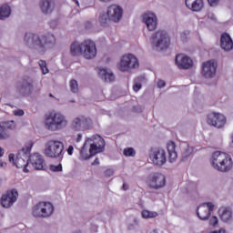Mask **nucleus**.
Instances as JSON below:
<instances>
[{
    "label": "nucleus",
    "instance_id": "obj_1",
    "mask_svg": "<svg viewBox=\"0 0 233 233\" xmlns=\"http://www.w3.org/2000/svg\"><path fill=\"white\" fill-rule=\"evenodd\" d=\"M105 150V139L99 135H94L86 139L80 149V161H86Z\"/></svg>",
    "mask_w": 233,
    "mask_h": 233
},
{
    "label": "nucleus",
    "instance_id": "obj_2",
    "mask_svg": "<svg viewBox=\"0 0 233 233\" xmlns=\"http://www.w3.org/2000/svg\"><path fill=\"white\" fill-rule=\"evenodd\" d=\"M24 41L29 48L43 53L46 50V45H54V43H56V35L52 33L46 35L26 33Z\"/></svg>",
    "mask_w": 233,
    "mask_h": 233
},
{
    "label": "nucleus",
    "instance_id": "obj_3",
    "mask_svg": "<svg viewBox=\"0 0 233 233\" xmlns=\"http://www.w3.org/2000/svg\"><path fill=\"white\" fill-rule=\"evenodd\" d=\"M70 52L72 56H79L81 54L84 59H94L97 55V47H96L95 41L86 39L81 43L73 42Z\"/></svg>",
    "mask_w": 233,
    "mask_h": 233
},
{
    "label": "nucleus",
    "instance_id": "obj_4",
    "mask_svg": "<svg viewBox=\"0 0 233 233\" xmlns=\"http://www.w3.org/2000/svg\"><path fill=\"white\" fill-rule=\"evenodd\" d=\"M209 161L211 167L218 172H230L232 170V157L225 152L215 151L211 155Z\"/></svg>",
    "mask_w": 233,
    "mask_h": 233
},
{
    "label": "nucleus",
    "instance_id": "obj_5",
    "mask_svg": "<svg viewBox=\"0 0 233 233\" xmlns=\"http://www.w3.org/2000/svg\"><path fill=\"white\" fill-rule=\"evenodd\" d=\"M46 128L51 132H57L68 127V118L61 112L52 111L46 117Z\"/></svg>",
    "mask_w": 233,
    "mask_h": 233
},
{
    "label": "nucleus",
    "instance_id": "obj_6",
    "mask_svg": "<svg viewBox=\"0 0 233 233\" xmlns=\"http://www.w3.org/2000/svg\"><path fill=\"white\" fill-rule=\"evenodd\" d=\"M32 147H34V142H29L16 155V157L14 154H9L8 159L10 163H13V165L16 167V168H22L23 172H28V169L26 168V167H28V161H29Z\"/></svg>",
    "mask_w": 233,
    "mask_h": 233
},
{
    "label": "nucleus",
    "instance_id": "obj_7",
    "mask_svg": "<svg viewBox=\"0 0 233 233\" xmlns=\"http://www.w3.org/2000/svg\"><path fill=\"white\" fill-rule=\"evenodd\" d=\"M65 144L59 140L51 139L46 143L44 154L51 159H63Z\"/></svg>",
    "mask_w": 233,
    "mask_h": 233
},
{
    "label": "nucleus",
    "instance_id": "obj_8",
    "mask_svg": "<svg viewBox=\"0 0 233 233\" xmlns=\"http://www.w3.org/2000/svg\"><path fill=\"white\" fill-rule=\"evenodd\" d=\"M170 45V36L165 30H158L151 35V46L157 52L167 50Z\"/></svg>",
    "mask_w": 233,
    "mask_h": 233
},
{
    "label": "nucleus",
    "instance_id": "obj_9",
    "mask_svg": "<svg viewBox=\"0 0 233 233\" xmlns=\"http://www.w3.org/2000/svg\"><path fill=\"white\" fill-rule=\"evenodd\" d=\"M139 66L137 57L132 54L122 56L117 64V69L120 72H130Z\"/></svg>",
    "mask_w": 233,
    "mask_h": 233
},
{
    "label": "nucleus",
    "instance_id": "obj_10",
    "mask_svg": "<svg viewBox=\"0 0 233 233\" xmlns=\"http://www.w3.org/2000/svg\"><path fill=\"white\" fill-rule=\"evenodd\" d=\"M32 214L34 218L46 219L54 215V204L51 202H39L34 206Z\"/></svg>",
    "mask_w": 233,
    "mask_h": 233
},
{
    "label": "nucleus",
    "instance_id": "obj_11",
    "mask_svg": "<svg viewBox=\"0 0 233 233\" xmlns=\"http://www.w3.org/2000/svg\"><path fill=\"white\" fill-rule=\"evenodd\" d=\"M71 130L74 132H85L92 128V119L85 116H79L73 118L70 124Z\"/></svg>",
    "mask_w": 233,
    "mask_h": 233
},
{
    "label": "nucleus",
    "instance_id": "obj_12",
    "mask_svg": "<svg viewBox=\"0 0 233 233\" xmlns=\"http://www.w3.org/2000/svg\"><path fill=\"white\" fill-rule=\"evenodd\" d=\"M16 90L23 97H28L34 92V78L25 76L22 82L16 86Z\"/></svg>",
    "mask_w": 233,
    "mask_h": 233
},
{
    "label": "nucleus",
    "instance_id": "obj_13",
    "mask_svg": "<svg viewBox=\"0 0 233 233\" xmlns=\"http://www.w3.org/2000/svg\"><path fill=\"white\" fill-rule=\"evenodd\" d=\"M149 159L156 167H163L167 163V151L163 148H153L149 153Z\"/></svg>",
    "mask_w": 233,
    "mask_h": 233
},
{
    "label": "nucleus",
    "instance_id": "obj_14",
    "mask_svg": "<svg viewBox=\"0 0 233 233\" xmlns=\"http://www.w3.org/2000/svg\"><path fill=\"white\" fill-rule=\"evenodd\" d=\"M207 123L211 127H215V128H223L227 125V117L220 113H209L207 117Z\"/></svg>",
    "mask_w": 233,
    "mask_h": 233
},
{
    "label": "nucleus",
    "instance_id": "obj_15",
    "mask_svg": "<svg viewBox=\"0 0 233 233\" xmlns=\"http://www.w3.org/2000/svg\"><path fill=\"white\" fill-rule=\"evenodd\" d=\"M218 70V63L214 60L207 61L202 66V76L206 79H212L216 77V72Z\"/></svg>",
    "mask_w": 233,
    "mask_h": 233
},
{
    "label": "nucleus",
    "instance_id": "obj_16",
    "mask_svg": "<svg viewBox=\"0 0 233 233\" xmlns=\"http://www.w3.org/2000/svg\"><path fill=\"white\" fill-rule=\"evenodd\" d=\"M167 183L165 176L161 173H155L151 175L147 180V185L150 188L158 190V188H163Z\"/></svg>",
    "mask_w": 233,
    "mask_h": 233
},
{
    "label": "nucleus",
    "instance_id": "obj_17",
    "mask_svg": "<svg viewBox=\"0 0 233 233\" xmlns=\"http://www.w3.org/2000/svg\"><path fill=\"white\" fill-rule=\"evenodd\" d=\"M214 203L207 202L203 203L198 208L197 216L201 221H207L210 218V214L214 212Z\"/></svg>",
    "mask_w": 233,
    "mask_h": 233
},
{
    "label": "nucleus",
    "instance_id": "obj_18",
    "mask_svg": "<svg viewBox=\"0 0 233 233\" xmlns=\"http://www.w3.org/2000/svg\"><path fill=\"white\" fill-rule=\"evenodd\" d=\"M17 198H19V193L17 189H11L7 191L5 195L1 198V205L4 208H10L15 201H17Z\"/></svg>",
    "mask_w": 233,
    "mask_h": 233
},
{
    "label": "nucleus",
    "instance_id": "obj_19",
    "mask_svg": "<svg viewBox=\"0 0 233 233\" xmlns=\"http://www.w3.org/2000/svg\"><path fill=\"white\" fill-rule=\"evenodd\" d=\"M107 17L113 23H119L123 17V8L117 5H112L107 7Z\"/></svg>",
    "mask_w": 233,
    "mask_h": 233
},
{
    "label": "nucleus",
    "instance_id": "obj_20",
    "mask_svg": "<svg viewBox=\"0 0 233 233\" xmlns=\"http://www.w3.org/2000/svg\"><path fill=\"white\" fill-rule=\"evenodd\" d=\"M142 23L146 24L149 32H154L157 28V16L154 13H145L142 15Z\"/></svg>",
    "mask_w": 233,
    "mask_h": 233
},
{
    "label": "nucleus",
    "instance_id": "obj_21",
    "mask_svg": "<svg viewBox=\"0 0 233 233\" xmlns=\"http://www.w3.org/2000/svg\"><path fill=\"white\" fill-rule=\"evenodd\" d=\"M175 63L179 70H188L193 64L192 59L184 54L177 55Z\"/></svg>",
    "mask_w": 233,
    "mask_h": 233
},
{
    "label": "nucleus",
    "instance_id": "obj_22",
    "mask_svg": "<svg viewBox=\"0 0 233 233\" xmlns=\"http://www.w3.org/2000/svg\"><path fill=\"white\" fill-rule=\"evenodd\" d=\"M29 161L35 170H43L46 167L45 157L39 153H34L29 156Z\"/></svg>",
    "mask_w": 233,
    "mask_h": 233
},
{
    "label": "nucleus",
    "instance_id": "obj_23",
    "mask_svg": "<svg viewBox=\"0 0 233 233\" xmlns=\"http://www.w3.org/2000/svg\"><path fill=\"white\" fill-rule=\"evenodd\" d=\"M218 218L222 223H232L233 211L230 207L222 206L218 208Z\"/></svg>",
    "mask_w": 233,
    "mask_h": 233
},
{
    "label": "nucleus",
    "instance_id": "obj_24",
    "mask_svg": "<svg viewBox=\"0 0 233 233\" xmlns=\"http://www.w3.org/2000/svg\"><path fill=\"white\" fill-rule=\"evenodd\" d=\"M220 46L225 52H230L233 49V41L230 35L224 33L220 37Z\"/></svg>",
    "mask_w": 233,
    "mask_h": 233
},
{
    "label": "nucleus",
    "instance_id": "obj_25",
    "mask_svg": "<svg viewBox=\"0 0 233 233\" xmlns=\"http://www.w3.org/2000/svg\"><path fill=\"white\" fill-rule=\"evenodd\" d=\"M185 3L192 12H201L204 6L203 0H185Z\"/></svg>",
    "mask_w": 233,
    "mask_h": 233
},
{
    "label": "nucleus",
    "instance_id": "obj_26",
    "mask_svg": "<svg viewBox=\"0 0 233 233\" xmlns=\"http://www.w3.org/2000/svg\"><path fill=\"white\" fill-rule=\"evenodd\" d=\"M98 76H100L101 79H103L106 83H112L115 81L116 76L110 69L102 68L98 72Z\"/></svg>",
    "mask_w": 233,
    "mask_h": 233
},
{
    "label": "nucleus",
    "instance_id": "obj_27",
    "mask_svg": "<svg viewBox=\"0 0 233 233\" xmlns=\"http://www.w3.org/2000/svg\"><path fill=\"white\" fill-rule=\"evenodd\" d=\"M54 6V0H41L40 2V8L43 14H52Z\"/></svg>",
    "mask_w": 233,
    "mask_h": 233
},
{
    "label": "nucleus",
    "instance_id": "obj_28",
    "mask_svg": "<svg viewBox=\"0 0 233 233\" xmlns=\"http://www.w3.org/2000/svg\"><path fill=\"white\" fill-rule=\"evenodd\" d=\"M168 161L169 163H176L177 159V152L176 151V143H167Z\"/></svg>",
    "mask_w": 233,
    "mask_h": 233
},
{
    "label": "nucleus",
    "instance_id": "obj_29",
    "mask_svg": "<svg viewBox=\"0 0 233 233\" xmlns=\"http://www.w3.org/2000/svg\"><path fill=\"white\" fill-rule=\"evenodd\" d=\"M182 156L184 159H187V157H190L192 154H194V148L190 147L187 142H182L180 145Z\"/></svg>",
    "mask_w": 233,
    "mask_h": 233
},
{
    "label": "nucleus",
    "instance_id": "obj_30",
    "mask_svg": "<svg viewBox=\"0 0 233 233\" xmlns=\"http://www.w3.org/2000/svg\"><path fill=\"white\" fill-rule=\"evenodd\" d=\"M11 14H12V9H10L8 5H4L0 6V20L10 17Z\"/></svg>",
    "mask_w": 233,
    "mask_h": 233
},
{
    "label": "nucleus",
    "instance_id": "obj_31",
    "mask_svg": "<svg viewBox=\"0 0 233 233\" xmlns=\"http://www.w3.org/2000/svg\"><path fill=\"white\" fill-rule=\"evenodd\" d=\"M12 137V134L0 125V141H8Z\"/></svg>",
    "mask_w": 233,
    "mask_h": 233
},
{
    "label": "nucleus",
    "instance_id": "obj_32",
    "mask_svg": "<svg viewBox=\"0 0 233 233\" xmlns=\"http://www.w3.org/2000/svg\"><path fill=\"white\" fill-rule=\"evenodd\" d=\"M141 216L143 219H154V218H157V212L144 209L141 212Z\"/></svg>",
    "mask_w": 233,
    "mask_h": 233
},
{
    "label": "nucleus",
    "instance_id": "obj_33",
    "mask_svg": "<svg viewBox=\"0 0 233 233\" xmlns=\"http://www.w3.org/2000/svg\"><path fill=\"white\" fill-rule=\"evenodd\" d=\"M1 127L8 132V130H15L17 126L15 124V121L11 120L4 123L3 125H1Z\"/></svg>",
    "mask_w": 233,
    "mask_h": 233
},
{
    "label": "nucleus",
    "instance_id": "obj_34",
    "mask_svg": "<svg viewBox=\"0 0 233 233\" xmlns=\"http://www.w3.org/2000/svg\"><path fill=\"white\" fill-rule=\"evenodd\" d=\"M70 91L73 92V94H77L79 92V85L77 84V80H71L69 83Z\"/></svg>",
    "mask_w": 233,
    "mask_h": 233
},
{
    "label": "nucleus",
    "instance_id": "obj_35",
    "mask_svg": "<svg viewBox=\"0 0 233 233\" xmlns=\"http://www.w3.org/2000/svg\"><path fill=\"white\" fill-rule=\"evenodd\" d=\"M110 18L108 17V14L106 13V15L103 14L99 16V23L102 26H106V25H108V23H110Z\"/></svg>",
    "mask_w": 233,
    "mask_h": 233
},
{
    "label": "nucleus",
    "instance_id": "obj_36",
    "mask_svg": "<svg viewBox=\"0 0 233 233\" xmlns=\"http://www.w3.org/2000/svg\"><path fill=\"white\" fill-rule=\"evenodd\" d=\"M38 65L44 76H46V74L50 72V70H48V67L46 66V62L45 60L38 61Z\"/></svg>",
    "mask_w": 233,
    "mask_h": 233
},
{
    "label": "nucleus",
    "instance_id": "obj_37",
    "mask_svg": "<svg viewBox=\"0 0 233 233\" xmlns=\"http://www.w3.org/2000/svg\"><path fill=\"white\" fill-rule=\"evenodd\" d=\"M49 170H51V172H63V165L61 163L57 165L51 164L49 166Z\"/></svg>",
    "mask_w": 233,
    "mask_h": 233
},
{
    "label": "nucleus",
    "instance_id": "obj_38",
    "mask_svg": "<svg viewBox=\"0 0 233 233\" xmlns=\"http://www.w3.org/2000/svg\"><path fill=\"white\" fill-rule=\"evenodd\" d=\"M123 154L126 157H134L136 156V150L132 147H127L124 149Z\"/></svg>",
    "mask_w": 233,
    "mask_h": 233
},
{
    "label": "nucleus",
    "instance_id": "obj_39",
    "mask_svg": "<svg viewBox=\"0 0 233 233\" xmlns=\"http://www.w3.org/2000/svg\"><path fill=\"white\" fill-rule=\"evenodd\" d=\"M141 79H143V78L138 77V78L135 79V84L133 86V90L135 92H139V90H141V82H140Z\"/></svg>",
    "mask_w": 233,
    "mask_h": 233
},
{
    "label": "nucleus",
    "instance_id": "obj_40",
    "mask_svg": "<svg viewBox=\"0 0 233 233\" xmlns=\"http://www.w3.org/2000/svg\"><path fill=\"white\" fill-rule=\"evenodd\" d=\"M219 223V219L218 218V217L213 216L210 219H209V225L211 227H216L218 224Z\"/></svg>",
    "mask_w": 233,
    "mask_h": 233
},
{
    "label": "nucleus",
    "instance_id": "obj_41",
    "mask_svg": "<svg viewBox=\"0 0 233 233\" xmlns=\"http://www.w3.org/2000/svg\"><path fill=\"white\" fill-rule=\"evenodd\" d=\"M13 113H14V116H16L18 117L25 116V111L23 109H16Z\"/></svg>",
    "mask_w": 233,
    "mask_h": 233
},
{
    "label": "nucleus",
    "instance_id": "obj_42",
    "mask_svg": "<svg viewBox=\"0 0 233 233\" xmlns=\"http://www.w3.org/2000/svg\"><path fill=\"white\" fill-rule=\"evenodd\" d=\"M113 175H114V169H112V168L105 171V176L106 177H112Z\"/></svg>",
    "mask_w": 233,
    "mask_h": 233
},
{
    "label": "nucleus",
    "instance_id": "obj_43",
    "mask_svg": "<svg viewBox=\"0 0 233 233\" xmlns=\"http://www.w3.org/2000/svg\"><path fill=\"white\" fill-rule=\"evenodd\" d=\"M208 3L210 5V6H216L219 3V0H208Z\"/></svg>",
    "mask_w": 233,
    "mask_h": 233
},
{
    "label": "nucleus",
    "instance_id": "obj_44",
    "mask_svg": "<svg viewBox=\"0 0 233 233\" xmlns=\"http://www.w3.org/2000/svg\"><path fill=\"white\" fill-rule=\"evenodd\" d=\"M57 25H58L57 20H52V21L49 23V26H50L51 28H56V26H57Z\"/></svg>",
    "mask_w": 233,
    "mask_h": 233
},
{
    "label": "nucleus",
    "instance_id": "obj_45",
    "mask_svg": "<svg viewBox=\"0 0 233 233\" xmlns=\"http://www.w3.org/2000/svg\"><path fill=\"white\" fill-rule=\"evenodd\" d=\"M66 152L68 156H72L74 154V146H69Z\"/></svg>",
    "mask_w": 233,
    "mask_h": 233
},
{
    "label": "nucleus",
    "instance_id": "obj_46",
    "mask_svg": "<svg viewBox=\"0 0 233 233\" xmlns=\"http://www.w3.org/2000/svg\"><path fill=\"white\" fill-rule=\"evenodd\" d=\"M81 139H83V134L78 133L76 135V137L75 138V141H76V143H79V142H81Z\"/></svg>",
    "mask_w": 233,
    "mask_h": 233
},
{
    "label": "nucleus",
    "instance_id": "obj_47",
    "mask_svg": "<svg viewBox=\"0 0 233 233\" xmlns=\"http://www.w3.org/2000/svg\"><path fill=\"white\" fill-rule=\"evenodd\" d=\"M157 86L158 88H163V86H165V81L163 80H158L157 83Z\"/></svg>",
    "mask_w": 233,
    "mask_h": 233
},
{
    "label": "nucleus",
    "instance_id": "obj_48",
    "mask_svg": "<svg viewBox=\"0 0 233 233\" xmlns=\"http://www.w3.org/2000/svg\"><path fill=\"white\" fill-rule=\"evenodd\" d=\"M209 233H227V230L225 229V228H221L219 230H214Z\"/></svg>",
    "mask_w": 233,
    "mask_h": 233
},
{
    "label": "nucleus",
    "instance_id": "obj_49",
    "mask_svg": "<svg viewBox=\"0 0 233 233\" xmlns=\"http://www.w3.org/2000/svg\"><path fill=\"white\" fill-rule=\"evenodd\" d=\"M208 19H211V21H216V15L215 14L209 13L208 15Z\"/></svg>",
    "mask_w": 233,
    "mask_h": 233
},
{
    "label": "nucleus",
    "instance_id": "obj_50",
    "mask_svg": "<svg viewBox=\"0 0 233 233\" xmlns=\"http://www.w3.org/2000/svg\"><path fill=\"white\" fill-rule=\"evenodd\" d=\"M181 39L184 41H187V34L186 33L181 34Z\"/></svg>",
    "mask_w": 233,
    "mask_h": 233
},
{
    "label": "nucleus",
    "instance_id": "obj_51",
    "mask_svg": "<svg viewBox=\"0 0 233 233\" xmlns=\"http://www.w3.org/2000/svg\"><path fill=\"white\" fill-rule=\"evenodd\" d=\"M3 156H5V149L0 147V157H3Z\"/></svg>",
    "mask_w": 233,
    "mask_h": 233
},
{
    "label": "nucleus",
    "instance_id": "obj_52",
    "mask_svg": "<svg viewBox=\"0 0 233 233\" xmlns=\"http://www.w3.org/2000/svg\"><path fill=\"white\" fill-rule=\"evenodd\" d=\"M92 165H99V158H96Z\"/></svg>",
    "mask_w": 233,
    "mask_h": 233
},
{
    "label": "nucleus",
    "instance_id": "obj_53",
    "mask_svg": "<svg viewBox=\"0 0 233 233\" xmlns=\"http://www.w3.org/2000/svg\"><path fill=\"white\" fill-rule=\"evenodd\" d=\"M101 3H110V0H99Z\"/></svg>",
    "mask_w": 233,
    "mask_h": 233
},
{
    "label": "nucleus",
    "instance_id": "obj_54",
    "mask_svg": "<svg viewBox=\"0 0 233 233\" xmlns=\"http://www.w3.org/2000/svg\"><path fill=\"white\" fill-rule=\"evenodd\" d=\"M74 2L76 3V5H77V6H79V1L74 0Z\"/></svg>",
    "mask_w": 233,
    "mask_h": 233
},
{
    "label": "nucleus",
    "instance_id": "obj_55",
    "mask_svg": "<svg viewBox=\"0 0 233 233\" xmlns=\"http://www.w3.org/2000/svg\"><path fill=\"white\" fill-rule=\"evenodd\" d=\"M5 105H7V106H11L12 108H14V106L11 104H5Z\"/></svg>",
    "mask_w": 233,
    "mask_h": 233
},
{
    "label": "nucleus",
    "instance_id": "obj_56",
    "mask_svg": "<svg viewBox=\"0 0 233 233\" xmlns=\"http://www.w3.org/2000/svg\"><path fill=\"white\" fill-rule=\"evenodd\" d=\"M49 96H50V97H54V95H52V94H49Z\"/></svg>",
    "mask_w": 233,
    "mask_h": 233
},
{
    "label": "nucleus",
    "instance_id": "obj_57",
    "mask_svg": "<svg viewBox=\"0 0 233 233\" xmlns=\"http://www.w3.org/2000/svg\"><path fill=\"white\" fill-rule=\"evenodd\" d=\"M123 188H125V185H123Z\"/></svg>",
    "mask_w": 233,
    "mask_h": 233
},
{
    "label": "nucleus",
    "instance_id": "obj_58",
    "mask_svg": "<svg viewBox=\"0 0 233 233\" xmlns=\"http://www.w3.org/2000/svg\"><path fill=\"white\" fill-rule=\"evenodd\" d=\"M0 103H1V97H0Z\"/></svg>",
    "mask_w": 233,
    "mask_h": 233
}]
</instances>
